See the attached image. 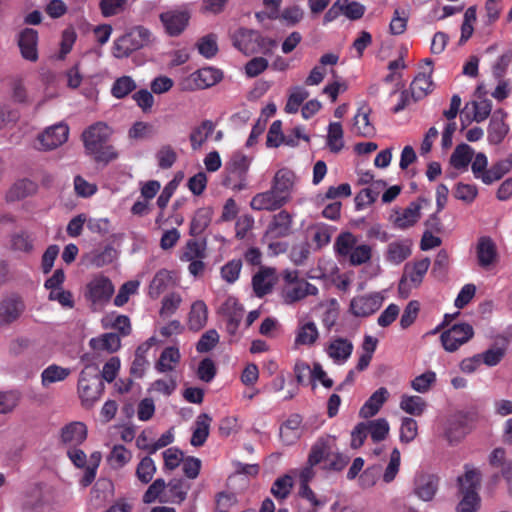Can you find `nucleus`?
I'll use <instances>...</instances> for the list:
<instances>
[{
  "instance_id": "1",
  "label": "nucleus",
  "mask_w": 512,
  "mask_h": 512,
  "mask_svg": "<svg viewBox=\"0 0 512 512\" xmlns=\"http://www.w3.org/2000/svg\"><path fill=\"white\" fill-rule=\"evenodd\" d=\"M233 46L244 55L269 54L276 41L263 36L259 31L240 27L231 34Z\"/></svg>"
},
{
  "instance_id": "2",
  "label": "nucleus",
  "mask_w": 512,
  "mask_h": 512,
  "mask_svg": "<svg viewBox=\"0 0 512 512\" xmlns=\"http://www.w3.org/2000/svg\"><path fill=\"white\" fill-rule=\"evenodd\" d=\"M459 494L462 499L456 507V512H475L480 507V496L477 489L480 487V473L476 469L467 470L464 475L457 478Z\"/></svg>"
},
{
  "instance_id": "3",
  "label": "nucleus",
  "mask_w": 512,
  "mask_h": 512,
  "mask_svg": "<svg viewBox=\"0 0 512 512\" xmlns=\"http://www.w3.org/2000/svg\"><path fill=\"white\" fill-rule=\"evenodd\" d=\"M104 383L100 378L97 364L89 363L81 370L78 379V394L83 403L93 404L104 391Z\"/></svg>"
},
{
  "instance_id": "4",
  "label": "nucleus",
  "mask_w": 512,
  "mask_h": 512,
  "mask_svg": "<svg viewBox=\"0 0 512 512\" xmlns=\"http://www.w3.org/2000/svg\"><path fill=\"white\" fill-rule=\"evenodd\" d=\"M109 134L103 130H83L82 140L86 152L94 156L95 161L105 162L115 159L117 154L108 145Z\"/></svg>"
},
{
  "instance_id": "5",
  "label": "nucleus",
  "mask_w": 512,
  "mask_h": 512,
  "mask_svg": "<svg viewBox=\"0 0 512 512\" xmlns=\"http://www.w3.org/2000/svg\"><path fill=\"white\" fill-rule=\"evenodd\" d=\"M150 37L151 32L147 28L143 26L135 27L114 42V56L117 58L129 56L133 51L147 45L150 42Z\"/></svg>"
},
{
  "instance_id": "6",
  "label": "nucleus",
  "mask_w": 512,
  "mask_h": 512,
  "mask_svg": "<svg viewBox=\"0 0 512 512\" xmlns=\"http://www.w3.org/2000/svg\"><path fill=\"white\" fill-rule=\"evenodd\" d=\"M477 419L474 411L458 412L449 420L445 429V437L450 444L461 441L469 431V425Z\"/></svg>"
},
{
  "instance_id": "7",
  "label": "nucleus",
  "mask_w": 512,
  "mask_h": 512,
  "mask_svg": "<svg viewBox=\"0 0 512 512\" xmlns=\"http://www.w3.org/2000/svg\"><path fill=\"white\" fill-rule=\"evenodd\" d=\"M492 104L488 99L472 100L460 111L461 128H466L473 121L480 123L491 113Z\"/></svg>"
},
{
  "instance_id": "8",
  "label": "nucleus",
  "mask_w": 512,
  "mask_h": 512,
  "mask_svg": "<svg viewBox=\"0 0 512 512\" xmlns=\"http://www.w3.org/2000/svg\"><path fill=\"white\" fill-rule=\"evenodd\" d=\"M384 298L379 292L354 297L350 302V310L356 317H367L375 313L382 305Z\"/></svg>"
},
{
  "instance_id": "9",
  "label": "nucleus",
  "mask_w": 512,
  "mask_h": 512,
  "mask_svg": "<svg viewBox=\"0 0 512 512\" xmlns=\"http://www.w3.org/2000/svg\"><path fill=\"white\" fill-rule=\"evenodd\" d=\"M160 20L169 36H179L188 26L190 14L187 11L171 10L160 14Z\"/></svg>"
},
{
  "instance_id": "10",
  "label": "nucleus",
  "mask_w": 512,
  "mask_h": 512,
  "mask_svg": "<svg viewBox=\"0 0 512 512\" xmlns=\"http://www.w3.org/2000/svg\"><path fill=\"white\" fill-rule=\"evenodd\" d=\"M476 254L478 265L484 269H489L498 260L497 246L489 236H482L478 239Z\"/></svg>"
},
{
  "instance_id": "11",
  "label": "nucleus",
  "mask_w": 512,
  "mask_h": 512,
  "mask_svg": "<svg viewBox=\"0 0 512 512\" xmlns=\"http://www.w3.org/2000/svg\"><path fill=\"white\" fill-rule=\"evenodd\" d=\"M24 311V303L17 295H9L0 302V326L16 321Z\"/></svg>"
},
{
  "instance_id": "12",
  "label": "nucleus",
  "mask_w": 512,
  "mask_h": 512,
  "mask_svg": "<svg viewBox=\"0 0 512 512\" xmlns=\"http://www.w3.org/2000/svg\"><path fill=\"white\" fill-rule=\"evenodd\" d=\"M286 203L285 197L280 196L272 189L256 194L251 202L250 206L253 210L257 211H275L283 207Z\"/></svg>"
},
{
  "instance_id": "13",
  "label": "nucleus",
  "mask_w": 512,
  "mask_h": 512,
  "mask_svg": "<svg viewBox=\"0 0 512 512\" xmlns=\"http://www.w3.org/2000/svg\"><path fill=\"white\" fill-rule=\"evenodd\" d=\"M439 486V478L434 474L422 473L415 478L414 493L423 501H431Z\"/></svg>"
},
{
  "instance_id": "14",
  "label": "nucleus",
  "mask_w": 512,
  "mask_h": 512,
  "mask_svg": "<svg viewBox=\"0 0 512 512\" xmlns=\"http://www.w3.org/2000/svg\"><path fill=\"white\" fill-rule=\"evenodd\" d=\"M88 298L93 303L107 302L114 293V286L109 278L101 276L92 280L88 286Z\"/></svg>"
},
{
  "instance_id": "15",
  "label": "nucleus",
  "mask_w": 512,
  "mask_h": 512,
  "mask_svg": "<svg viewBox=\"0 0 512 512\" xmlns=\"http://www.w3.org/2000/svg\"><path fill=\"white\" fill-rule=\"evenodd\" d=\"M61 442L71 447H77L87 438V427L84 423L74 421L61 429Z\"/></svg>"
},
{
  "instance_id": "16",
  "label": "nucleus",
  "mask_w": 512,
  "mask_h": 512,
  "mask_svg": "<svg viewBox=\"0 0 512 512\" xmlns=\"http://www.w3.org/2000/svg\"><path fill=\"white\" fill-rule=\"evenodd\" d=\"M291 134L285 135L283 130H268L266 144L268 147H279L284 144L294 147L298 144L299 139L309 141L310 138L306 134H302L301 130H290Z\"/></svg>"
},
{
  "instance_id": "17",
  "label": "nucleus",
  "mask_w": 512,
  "mask_h": 512,
  "mask_svg": "<svg viewBox=\"0 0 512 512\" xmlns=\"http://www.w3.org/2000/svg\"><path fill=\"white\" fill-rule=\"evenodd\" d=\"M295 174L287 168L278 170L273 178L271 189L289 202L291 199V191L294 186Z\"/></svg>"
},
{
  "instance_id": "18",
  "label": "nucleus",
  "mask_w": 512,
  "mask_h": 512,
  "mask_svg": "<svg viewBox=\"0 0 512 512\" xmlns=\"http://www.w3.org/2000/svg\"><path fill=\"white\" fill-rule=\"evenodd\" d=\"M55 491L51 486L38 484L34 489V512H49L54 509Z\"/></svg>"
},
{
  "instance_id": "19",
  "label": "nucleus",
  "mask_w": 512,
  "mask_h": 512,
  "mask_svg": "<svg viewBox=\"0 0 512 512\" xmlns=\"http://www.w3.org/2000/svg\"><path fill=\"white\" fill-rule=\"evenodd\" d=\"M230 299L225 302L221 308V313L225 317L226 321V332L234 336L238 330V327L243 319L244 308L237 304L236 300L230 305Z\"/></svg>"
},
{
  "instance_id": "20",
  "label": "nucleus",
  "mask_w": 512,
  "mask_h": 512,
  "mask_svg": "<svg viewBox=\"0 0 512 512\" xmlns=\"http://www.w3.org/2000/svg\"><path fill=\"white\" fill-rule=\"evenodd\" d=\"M292 226V215L286 210H281L275 214L269 223L266 234H271L274 238H282L290 235Z\"/></svg>"
},
{
  "instance_id": "21",
  "label": "nucleus",
  "mask_w": 512,
  "mask_h": 512,
  "mask_svg": "<svg viewBox=\"0 0 512 512\" xmlns=\"http://www.w3.org/2000/svg\"><path fill=\"white\" fill-rule=\"evenodd\" d=\"M276 270L271 267H261L260 270L252 278V286L255 295L259 298L264 297L272 291L274 281L266 280L273 277Z\"/></svg>"
},
{
  "instance_id": "22",
  "label": "nucleus",
  "mask_w": 512,
  "mask_h": 512,
  "mask_svg": "<svg viewBox=\"0 0 512 512\" xmlns=\"http://www.w3.org/2000/svg\"><path fill=\"white\" fill-rule=\"evenodd\" d=\"M302 416L300 414H292L280 426V438L286 445L294 444L300 437V425L302 423Z\"/></svg>"
},
{
  "instance_id": "23",
  "label": "nucleus",
  "mask_w": 512,
  "mask_h": 512,
  "mask_svg": "<svg viewBox=\"0 0 512 512\" xmlns=\"http://www.w3.org/2000/svg\"><path fill=\"white\" fill-rule=\"evenodd\" d=\"M430 72H432V69ZM433 88L434 83L431 78V73H419L415 76L410 85L411 97L415 102L419 101L431 93Z\"/></svg>"
},
{
  "instance_id": "24",
  "label": "nucleus",
  "mask_w": 512,
  "mask_h": 512,
  "mask_svg": "<svg viewBox=\"0 0 512 512\" xmlns=\"http://www.w3.org/2000/svg\"><path fill=\"white\" fill-rule=\"evenodd\" d=\"M192 78L197 88L205 89L219 83L223 78V73L214 67H204L194 72Z\"/></svg>"
},
{
  "instance_id": "25",
  "label": "nucleus",
  "mask_w": 512,
  "mask_h": 512,
  "mask_svg": "<svg viewBox=\"0 0 512 512\" xmlns=\"http://www.w3.org/2000/svg\"><path fill=\"white\" fill-rule=\"evenodd\" d=\"M421 218V205L419 202H411L408 207L403 210V213L394 219L392 216L390 220L393 224L400 229H407L414 226Z\"/></svg>"
},
{
  "instance_id": "26",
  "label": "nucleus",
  "mask_w": 512,
  "mask_h": 512,
  "mask_svg": "<svg viewBox=\"0 0 512 512\" xmlns=\"http://www.w3.org/2000/svg\"><path fill=\"white\" fill-rule=\"evenodd\" d=\"M411 245L410 239L391 242L386 251L387 261L393 264L402 263L411 255Z\"/></svg>"
},
{
  "instance_id": "27",
  "label": "nucleus",
  "mask_w": 512,
  "mask_h": 512,
  "mask_svg": "<svg viewBox=\"0 0 512 512\" xmlns=\"http://www.w3.org/2000/svg\"><path fill=\"white\" fill-rule=\"evenodd\" d=\"M388 391L381 387L376 390L360 409L359 415L362 418H370L378 413L384 402L387 400Z\"/></svg>"
},
{
  "instance_id": "28",
  "label": "nucleus",
  "mask_w": 512,
  "mask_h": 512,
  "mask_svg": "<svg viewBox=\"0 0 512 512\" xmlns=\"http://www.w3.org/2000/svg\"><path fill=\"white\" fill-rule=\"evenodd\" d=\"M212 216L213 209L211 207H201L197 209L190 223L189 234L191 236L202 234L210 225Z\"/></svg>"
},
{
  "instance_id": "29",
  "label": "nucleus",
  "mask_w": 512,
  "mask_h": 512,
  "mask_svg": "<svg viewBox=\"0 0 512 512\" xmlns=\"http://www.w3.org/2000/svg\"><path fill=\"white\" fill-rule=\"evenodd\" d=\"M211 421L212 418L207 413H201L197 417L195 422L196 427L192 433V437L190 440L192 446L200 447L204 445L209 436Z\"/></svg>"
},
{
  "instance_id": "30",
  "label": "nucleus",
  "mask_w": 512,
  "mask_h": 512,
  "mask_svg": "<svg viewBox=\"0 0 512 512\" xmlns=\"http://www.w3.org/2000/svg\"><path fill=\"white\" fill-rule=\"evenodd\" d=\"M208 310L206 304L201 301H195L188 315V327L192 331L201 330L207 323Z\"/></svg>"
},
{
  "instance_id": "31",
  "label": "nucleus",
  "mask_w": 512,
  "mask_h": 512,
  "mask_svg": "<svg viewBox=\"0 0 512 512\" xmlns=\"http://www.w3.org/2000/svg\"><path fill=\"white\" fill-rule=\"evenodd\" d=\"M172 272L161 269L153 277L149 285V295L151 298H158L169 286L174 285Z\"/></svg>"
},
{
  "instance_id": "32",
  "label": "nucleus",
  "mask_w": 512,
  "mask_h": 512,
  "mask_svg": "<svg viewBox=\"0 0 512 512\" xmlns=\"http://www.w3.org/2000/svg\"><path fill=\"white\" fill-rule=\"evenodd\" d=\"M352 351V342L341 337L334 339L327 348L328 355L335 361H346Z\"/></svg>"
},
{
  "instance_id": "33",
  "label": "nucleus",
  "mask_w": 512,
  "mask_h": 512,
  "mask_svg": "<svg viewBox=\"0 0 512 512\" xmlns=\"http://www.w3.org/2000/svg\"><path fill=\"white\" fill-rule=\"evenodd\" d=\"M61 133H57V130H43L38 135V141L43 150H52L62 145L68 139L69 130H60Z\"/></svg>"
},
{
  "instance_id": "34",
  "label": "nucleus",
  "mask_w": 512,
  "mask_h": 512,
  "mask_svg": "<svg viewBox=\"0 0 512 512\" xmlns=\"http://www.w3.org/2000/svg\"><path fill=\"white\" fill-rule=\"evenodd\" d=\"M89 345L94 350H106L114 353L120 349L121 340L116 333H105L98 338H92Z\"/></svg>"
},
{
  "instance_id": "35",
  "label": "nucleus",
  "mask_w": 512,
  "mask_h": 512,
  "mask_svg": "<svg viewBox=\"0 0 512 512\" xmlns=\"http://www.w3.org/2000/svg\"><path fill=\"white\" fill-rule=\"evenodd\" d=\"M250 160L242 153H235L227 164V171L239 180L246 181V174L249 169Z\"/></svg>"
},
{
  "instance_id": "36",
  "label": "nucleus",
  "mask_w": 512,
  "mask_h": 512,
  "mask_svg": "<svg viewBox=\"0 0 512 512\" xmlns=\"http://www.w3.org/2000/svg\"><path fill=\"white\" fill-rule=\"evenodd\" d=\"M331 454L332 451L328 441L321 438L311 447L307 464L315 466L323 460L330 459Z\"/></svg>"
},
{
  "instance_id": "37",
  "label": "nucleus",
  "mask_w": 512,
  "mask_h": 512,
  "mask_svg": "<svg viewBox=\"0 0 512 512\" xmlns=\"http://www.w3.org/2000/svg\"><path fill=\"white\" fill-rule=\"evenodd\" d=\"M181 358L179 349L174 346L166 347L160 354L158 361L155 364V368L161 372L172 371L174 368L168 362H172L174 364L179 363Z\"/></svg>"
},
{
  "instance_id": "38",
  "label": "nucleus",
  "mask_w": 512,
  "mask_h": 512,
  "mask_svg": "<svg viewBox=\"0 0 512 512\" xmlns=\"http://www.w3.org/2000/svg\"><path fill=\"white\" fill-rule=\"evenodd\" d=\"M473 150L465 143L459 144L450 157L451 165L456 169L466 168L471 162Z\"/></svg>"
},
{
  "instance_id": "39",
  "label": "nucleus",
  "mask_w": 512,
  "mask_h": 512,
  "mask_svg": "<svg viewBox=\"0 0 512 512\" xmlns=\"http://www.w3.org/2000/svg\"><path fill=\"white\" fill-rule=\"evenodd\" d=\"M70 374V369L58 365H50L41 374V383L44 387L65 380Z\"/></svg>"
},
{
  "instance_id": "40",
  "label": "nucleus",
  "mask_w": 512,
  "mask_h": 512,
  "mask_svg": "<svg viewBox=\"0 0 512 512\" xmlns=\"http://www.w3.org/2000/svg\"><path fill=\"white\" fill-rule=\"evenodd\" d=\"M365 423L373 442L378 443L386 439L389 433V424L385 418H378Z\"/></svg>"
},
{
  "instance_id": "41",
  "label": "nucleus",
  "mask_w": 512,
  "mask_h": 512,
  "mask_svg": "<svg viewBox=\"0 0 512 512\" xmlns=\"http://www.w3.org/2000/svg\"><path fill=\"white\" fill-rule=\"evenodd\" d=\"M426 407V402L420 396L403 395L400 408L408 414L420 416Z\"/></svg>"
},
{
  "instance_id": "42",
  "label": "nucleus",
  "mask_w": 512,
  "mask_h": 512,
  "mask_svg": "<svg viewBox=\"0 0 512 512\" xmlns=\"http://www.w3.org/2000/svg\"><path fill=\"white\" fill-rule=\"evenodd\" d=\"M137 85L130 76H122L115 80L111 88V94L117 98L122 99L129 95L136 89Z\"/></svg>"
},
{
  "instance_id": "43",
  "label": "nucleus",
  "mask_w": 512,
  "mask_h": 512,
  "mask_svg": "<svg viewBox=\"0 0 512 512\" xmlns=\"http://www.w3.org/2000/svg\"><path fill=\"white\" fill-rule=\"evenodd\" d=\"M357 239L350 232H343L335 240L334 248L339 256H349L356 246Z\"/></svg>"
},
{
  "instance_id": "44",
  "label": "nucleus",
  "mask_w": 512,
  "mask_h": 512,
  "mask_svg": "<svg viewBox=\"0 0 512 512\" xmlns=\"http://www.w3.org/2000/svg\"><path fill=\"white\" fill-rule=\"evenodd\" d=\"M196 45L198 52L207 59L213 58L218 52L217 37L215 34H208L201 37Z\"/></svg>"
},
{
  "instance_id": "45",
  "label": "nucleus",
  "mask_w": 512,
  "mask_h": 512,
  "mask_svg": "<svg viewBox=\"0 0 512 512\" xmlns=\"http://www.w3.org/2000/svg\"><path fill=\"white\" fill-rule=\"evenodd\" d=\"M292 487L293 479L291 476L286 474L275 480L271 488V493L277 499L284 500L290 495Z\"/></svg>"
},
{
  "instance_id": "46",
  "label": "nucleus",
  "mask_w": 512,
  "mask_h": 512,
  "mask_svg": "<svg viewBox=\"0 0 512 512\" xmlns=\"http://www.w3.org/2000/svg\"><path fill=\"white\" fill-rule=\"evenodd\" d=\"M509 171L510 164L507 162H502L500 160L493 164L485 174L481 175V180L483 181V183L490 185L493 182L500 180Z\"/></svg>"
},
{
  "instance_id": "47",
  "label": "nucleus",
  "mask_w": 512,
  "mask_h": 512,
  "mask_svg": "<svg viewBox=\"0 0 512 512\" xmlns=\"http://www.w3.org/2000/svg\"><path fill=\"white\" fill-rule=\"evenodd\" d=\"M184 175L182 172H178L174 178L164 187L161 194L157 199V205L161 210H164L173 195L174 191L177 189L179 183L182 181Z\"/></svg>"
},
{
  "instance_id": "48",
  "label": "nucleus",
  "mask_w": 512,
  "mask_h": 512,
  "mask_svg": "<svg viewBox=\"0 0 512 512\" xmlns=\"http://www.w3.org/2000/svg\"><path fill=\"white\" fill-rule=\"evenodd\" d=\"M156 471L154 461L151 457L146 456L141 459L136 469V476L143 484H148Z\"/></svg>"
},
{
  "instance_id": "49",
  "label": "nucleus",
  "mask_w": 512,
  "mask_h": 512,
  "mask_svg": "<svg viewBox=\"0 0 512 512\" xmlns=\"http://www.w3.org/2000/svg\"><path fill=\"white\" fill-rule=\"evenodd\" d=\"M308 96L309 93L306 89L302 87L294 88L288 97L287 103L285 105V111L287 113H296L304 100L308 98Z\"/></svg>"
},
{
  "instance_id": "50",
  "label": "nucleus",
  "mask_w": 512,
  "mask_h": 512,
  "mask_svg": "<svg viewBox=\"0 0 512 512\" xmlns=\"http://www.w3.org/2000/svg\"><path fill=\"white\" fill-rule=\"evenodd\" d=\"M450 335H453L455 338L463 341L464 344L473 337L474 330L473 327L468 323L454 324L450 329L444 331L445 339H449Z\"/></svg>"
},
{
  "instance_id": "51",
  "label": "nucleus",
  "mask_w": 512,
  "mask_h": 512,
  "mask_svg": "<svg viewBox=\"0 0 512 512\" xmlns=\"http://www.w3.org/2000/svg\"><path fill=\"white\" fill-rule=\"evenodd\" d=\"M318 338V330L313 322H308L299 330L295 339L296 344L311 345Z\"/></svg>"
},
{
  "instance_id": "52",
  "label": "nucleus",
  "mask_w": 512,
  "mask_h": 512,
  "mask_svg": "<svg viewBox=\"0 0 512 512\" xmlns=\"http://www.w3.org/2000/svg\"><path fill=\"white\" fill-rule=\"evenodd\" d=\"M219 342V334L215 329L206 331L196 344L199 353L210 352Z\"/></svg>"
},
{
  "instance_id": "53",
  "label": "nucleus",
  "mask_w": 512,
  "mask_h": 512,
  "mask_svg": "<svg viewBox=\"0 0 512 512\" xmlns=\"http://www.w3.org/2000/svg\"><path fill=\"white\" fill-rule=\"evenodd\" d=\"M372 249L367 244L355 246L349 255V262L352 266H359L370 261Z\"/></svg>"
},
{
  "instance_id": "54",
  "label": "nucleus",
  "mask_w": 512,
  "mask_h": 512,
  "mask_svg": "<svg viewBox=\"0 0 512 512\" xmlns=\"http://www.w3.org/2000/svg\"><path fill=\"white\" fill-rule=\"evenodd\" d=\"M130 458V452L123 445H115L108 456V461L113 468L118 469L123 467Z\"/></svg>"
},
{
  "instance_id": "55",
  "label": "nucleus",
  "mask_w": 512,
  "mask_h": 512,
  "mask_svg": "<svg viewBox=\"0 0 512 512\" xmlns=\"http://www.w3.org/2000/svg\"><path fill=\"white\" fill-rule=\"evenodd\" d=\"M408 16L403 9L394 10V15L390 21L389 29L393 35H400L406 31Z\"/></svg>"
},
{
  "instance_id": "56",
  "label": "nucleus",
  "mask_w": 512,
  "mask_h": 512,
  "mask_svg": "<svg viewBox=\"0 0 512 512\" xmlns=\"http://www.w3.org/2000/svg\"><path fill=\"white\" fill-rule=\"evenodd\" d=\"M435 382L436 374L433 371H427L413 379L411 387L419 393H426Z\"/></svg>"
},
{
  "instance_id": "57",
  "label": "nucleus",
  "mask_w": 512,
  "mask_h": 512,
  "mask_svg": "<svg viewBox=\"0 0 512 512\" xmlns=\"http://www.w3.org/2000/svg\"><path fill=\"white\" fill-rule=\"evenodd\" d=\"M420 311V303L417 300H411L405 307L400 319V326L403 329L410 327L416 320Z\"/></svg>"
},
{
  "instance_id": "58",
  "label": "nucleus",
  "mask_w": 512,
  "mask_h": 512,
  "mask_svg": "<svg viewBox=\"0 0 512 512\" xmlns=\"http://www.w3.org/2000/svg\"><path fill=\"white\" fill-rule=\"evenodd\" d=\"M19 402V394L16 391H0V414L12 412Z\"/></svg>"
},
{
  "instance_id": "59",
  "label": "nucleus",
  "mask_w": 512,
  "mask_h": 512,
  "mask_svg": "<svg viewBox=\"0 0 512 512\" xmlns=\"http://www.w3.org/2000/svg\"><path fill=\"white\" fill-rule=\"evenodd\" d=\"M127 0H100L99 7L104 17L115 16L124 11Z\"/></svg>"
},
{
  "instance_id": "60",
  "label": "nucleus",
  "mask_w": 512,
  "mask_h": 512,
  "mask_svg": "<svg viewBox=\"0 0 512 512\" xmlns=\"http://www.w3.org/2000/svg\"><path fill=\"white\" fill-rule=\"evenodd\" d=\"M430 266V259L425 257L414 263L409 271L410 281L417 287L421 284L424 275Z\"/></svg>"
},
{
  "instance_id": "61",
  "label": "nucleus",
  "mask_w": 512,
  "mask_h": 512,
  "mask_svg": "<svg viewBox=\"0 0 512 512\" xmlns=\"http://www.w3.org/2000/svg\"><path fill=\"white\" fill-rule=\"evenodd\" d=\"M31 182L27 179L16 182L6 194L9 202L23 199L30 191Z\"/></svg>"
},
{
  "instance_id": "62",
  "label": "nucleus",
  "mask_w": 512,
  "mask_h": 512,
  "mask_svg": "<svg viewBox=\"0 0 512 512\" xmlns=\"http://www.w3.org/2000/svg\"><path fill=\"white\" fill-rule=\"evenodd\" d=\"M303 10L297 6H291L285 8L281 13L279 12V18L286 26H295L303 18Z\"/></svg>"
},
{
  "instance_id": "63",
  "label": "nucleus",
  "mask_w": 512,
  "mask_h": 512,
  "mask_svg": "<svg viewBox=\"0 0 512 512\" xmlns=\"http://www.w3.org/2000/svg\"><path fill=\"white\" fill-rule=\"evenodd\" d=\"M417 433V422L413 418H403L400 430V441L403 443H409L416 438Z\"/></svg>"
},
{
  "instance_id": "64",
  "label": "nucleus",
  "mask_w": 512,
  "mask_h": 512,
  "mask_svg": "<svg viewBox=\"0 0 512 512\" xmlns=\"http://www.w3.org/2000/svg\"><path fill=\"white\" fill-rule=\"evenodd\" d=\"M241 268L242 261L240 259H233L221 268V276L228 283H234L239 277Z\"/></svg>"
}]
</instances>
